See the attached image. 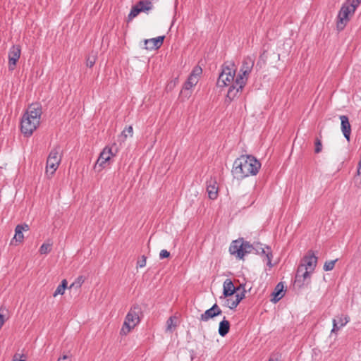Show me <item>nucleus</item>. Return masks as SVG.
<instances>
[{
	"instance_id": "nucleus-1",
	"label": "nucleus",
	"mask_w": 361,
	"mask_h": 361,
	"mask_svg": "<svg viewBox=\"0 0 361 361\" xmlns=\"http://www.w3.org/2000/svg\"><path fill=\"white\" fill-rule=\"evenodd\" d=\"M236 68L233 62H226L221 67L218 80L217 86L219 87H228L226 98L232 101L243 90L235 86Z\"/></svg>"
},
{
	"instance_id": "nucleus-2",
	"label": "nucleus",
	"mask_w": 361,
	"mask_h": 361,
	"mask_svg": "<svg viewBox=\"0 0 361 361\" xmlns=\"http://www.w3.org/2000/svg\"><path fill=\"white\" fill-rule=\"evenodd\" d=\"M260 168L261 163L255 157L242 155L234 161L232 173L237 179H243L255 176Z\"/></svg>"
},
{
	"instance_id": "nucleus-3",
	"label": "nucleus",
	"mask_w": 361,
	"mask_h": 361,
	"mask_svg": "<svg viewBox=\"0 0 361 361\" xmlns=\"http://www.w3.org/2000/svg\"><path fill=\"white\" fill-rule=\"evenodd\" d=\"M42 106L38 103L30 104L22 116L20 130L25 137L31 136L40 123Z\"/></svg>"
},
{
	"instance_id": "nucleus-4",
	"label": "nucleus",
	"mask_w": 361,
	"mask_h": 361,
	"mask_svg": "<svg viewBox=\"0 0 361 361\" xmlns=\"http://www.w3.org/2000/svg\"><path fill=\"white\" fill-rule=\"evenodd\" d=\"M254 64L255 58L253 56H248L243 58L242 65L235 78V86L238 87L237 88H244L252 71Z\"/></svg>"
},
{
	"instance_id": "nucleus-5",
	"label": "nucleus",
	"mask_w": 361,
	"mask_h": 361,
	"mask_svg": "<svg viewBox=\"0 0 361 361\" xmlns=\"http://www.w3.org/2000/svg\"><path fill=\"white\" fill-rule=\"evenodd\" d=\"M361 0H347L341 6L338 14L337 27L342 30L346 23L349 20V14H353L359 6Z\"/></svg>"
},
{
	"instance_id": "nucleus-6",
	"label": "nucleus",
	"mask_w": 361,
	"mask_h": 361,
	"mask_svg": "<svg viewBox=\"0 0 361 361\" xmlns=\"http://www.w3.org/2000/svg\"><path fill=\"white\" fill-rule=\"evenodd\" d=\"M141 308L139 305H133L126 316L125 321L121 329V335L128 334L140 322Z\"/></svg>"
},
{
	"instance_id": "nucleus-7",
	"label": "nucleus",
	"mask_w": 361,
	"mask_h": 361,
	"mask_svg": "<svg viewBox=\"0 0 361 361\" xmlns=\"http://www.w3.org/2000/svg\"><path fill=\"white\" fill-rule=\"evenodd\" d=\"M60 147H54L48 156L46 164V173L52 176L57 170L61 161V156L59 155Z\"/></svg>"
},
{
	"instance_id": "nucleus-8",
	"label": "nucleus",
	"mask_w": 361,
	"mask_h": 361,
	"mask_svg": "<svg viewBox=\"0 0 361 361\" xmlns=\"http://www.w3.org/2000/svg\"><path fill=\"white\" fill-rule=\"evenodd\" d=\"M312 273L313 271L305 269L304 266H299L295 274V284L300 288L307 285L310 281V276Z\"/></svg>"
},
{
	"instance_id": "nucleus-9",
	"label": "nucleus",
	"mask_w": 361,
	"mask_h": 361,
	"mask_svg": "<svg viewBox=\"0 0 361 361\" xmlns=\"http://www.w3.org/2000/svg\"><path fill=\"white\" fill-rule=\"evenodd\" d=\"M114 156V153L112 152L111 147H105L102 152L100 153L99 158L97 160V162L94 165V169H97L98 167L99 168L98 171H101L104 168L106 167V163L111 159V158Z\"/></svg>"
},
{
	"instance_id": "nucleus-10",
	"label": "nucleus",
	"mask_w": 361,
	"mask_h": 361,
	"mask_svg": "<svg viewBox=\"0 0 361 361\" xmlns=\"http://www.w3.org/2000/svg\"><path fill=\"white\" fill-rule=\"evenodd\" d=\"M21 49L20 46H12L8 51V69L10 71L14 70L16 63L20 59Z\"/></svg>"
},
{
	"instance_id": "nucleus-11",
	"label": "nucleus",
	"mask_w": 361,
	"mask_h": 361,
	"mask_svg": "<svg viewBox=\"0 0 361 361\" xmlns=\"http://www.w3.org/2000/svg\"><path fill=\"white\" fill-rule=\"evenodd\" d=\"M243 238H239L238 240H233L229 247V252H230L231 255H234L238 259H243Z\"/></svg>"
},
{
	"instance_id": "nucleus-12",
	"label": "nucleus",
	"mask_w": 361,
	"mask_h": 361,
	"mask_svg": "<svg viewBox=\"0 0 361 361\" xmlns=\"http://www.w3.org/2000/svg\"><path fill=\"white\" fill-rule=\"evenodd\" d=\"M317 257L314 253L309 252L302 259V263L300 266H304L305 269L314 271L317 266Z\"/></svg>"
},
{
	"instance_id": "nucleus-13",
	"label": "nucleus",
	"mask_w": 361,
	"mask_h": 361,
	"mask_svg": "<svg viewBox=\"0 0 361 361\" xmlns=\"http://www.w3.org/2000/svg\"><path fill=\"white\" fill-rule=\"evenodd\" d=\"M230 297L231 298L228 297L226 298H224V297H220V298L224 300V305L226 307H228L231 310H233L243 299V298L245 297V293L244 292H242L241 293H236L235 295H233V296Z\"/></svg>"
},
{
	"instance_id": "nucleus-14",
	"label": "nucleus",
	"mask_w": 361,
	"mask_h": 361,
	"mask_svg": "<svg viewBox=\"0 0 361 361\" xmlns=\"http://www.w3.org/2000/svg\"><path fill=\"white\" fill-rule=\"evenodd\" d=\"M350 322V317L348 315H338L332 321L333 328L331 333L338 331L341 328L345 326Z\"/></svg>"
},
{
	"instance_id": "nucleus-15",
	"label": "nucleus",
	"mask_w": 361,
	"mask_h": 361,
	"mask_svg": "<svg viewBox=\"0 0 361 361\" xmlns=\"http://www.w3.org/2000/svg\"><path fill=\"white\" fill-rule=\"evenodd\" d=\"M240 287L235 288L232 282V281L229 279H227L224 281L223 284V295L224 298H228L230 296H233L234 293L238 290Z\"/></svg>"
},
{
	"instance_id": "nucleus-16",
	"label": "nucleus",
	"mask_w": 361,
	"mask_h": 361,
	"mask_svg": "<svg viewBox=\"0 0 361 361\" xmlns=\"http://www.w3.org/2000/svg\"><path fill=\"white\" fill-rule=\"evenodd\" d=\"M164 36H159L155 38L148 39L145 40V45L146 49H157L163 44Z\"/></svg>"
},
{
	"instance_id": "nucleus-17",
	"label": "nucleus",
	"mask_w": 361,
	"mask_h": 361,
	"mask_svg": "<svg viewBox=\"0 0 361 361\" xmlns=\"http://www.w3.org/2000/svg\"><path fill=\"white\" fill-rule=\"evenodd\" d=\"M340 120L341 123V130L345 139L349 141L350 135L351 133V127L349 123V119L347 116H340Z\"/></svg>"
},
{
	"instance_id": "nucleus-18",
	"label": "nucleus",
	"mask_w": 361,
	"mask_h": 361,
	"mask_svg": "<svg viewBox=\"0 0 361 361\" xmlns=\"http://www.w3.org/2000/svg\"><path fill=\"white\" fill-rule=\"evenodd\" d=\"M29 230V226L27 224H18L15 228V235L13 240H16L17 242H22L24 238L23 231Z\"/></svg>"
},
{
	"instance_id": "nucleus-19",
	"label": "nucleus",
	"mask_w": 361,
	"mask_h": 361,
	"mask_svg": "<svg viewBox=\"0 0 361 361\" xmlns=\"http://www.w3.org/2000/svg\"><path fill=\"white\" fill-rule=\"evenodd\" d=\"M208 196L211 200H215L218 195V187L214 180H210L207 186Z\"/></svg>"
},
{
	"instance_id": "nucleus-20",
	"label": "nucleus",
	"mask_w": 361,
	"mask_h": 361,
	"mask_svg": "<svg viewBox=\"0 0 361 361\" xmlns=\"http://www.w3.org/2000/svg\"><path fill=\"white\" fill-rule=\"evenodd\" d=\"M283 292H284L283 284L281 282H280L276 286V287L274 288V291L272 293L273 298L271 299V301H273L274 302H279L283 296V295H284Z\"/></svg>"
},
{
	"instance_id": "nucleus-21",
	"label": "nucleus",
	"mask_w": 361,
	"mask_h": 361,
	"mask_svg": "<svg viewBox=\"0 0 361 361\" xmlns=\"http://www.w3.org/2000/svg\"><path fill=\"white\" fill-rule=\"evenodd\" d=\"M230 329V323L228 320L226 319L224 317L223 320L219 323V334L221 336H225L229 331Z\"/></svg>"
},
{
	"instance_id": "nucleus-22",
	"label": "nucleus",
	"mask_w": 361,
	"mask_h": 361,
	"mask_svg": "<svg viewBox=\"0 0 361 361\" xmlns=\"http://www.w3.org/2000/svg\"><path fill=\"white\" fill-rule=\"evenodd\" d=\"M214 309L216 307H211L207 310L203 314L200 316V319L204 322L208 321L209 319L214 318L216 317V313H214Z\"/></svg>"
},
{
	"instance_id": "nucleus-23",
	"label": "nucleus",
	"mask_w": 361,
	"mask_h": 361,
	"mask_svg": "<svg viewBox=\"0 0 361 361\" xmlns=\"http://www.w3.org/2000/svg\"><path fill=\"white\" fill-rule=\"evenodd\" d=\"M68 282L66 279L62 280L61 284H59L56 290L54 291L53 296L56 297L58 295H63L65 290L67 288Z\"/></svg>"
},
{
	"instance_id": "nucleus-24",
	"label": "nucleus",
	"mask_w": 361,
	"mask_h": 361,
	"mask_svg": "<svg viewBox=\"0 0 361 361\" xmlns=\"http://www.w3.org/2000/svg\"><path fill=\"white\" fill-rule=\"evenodd\" d=\"M138 6L140 12H147L152 8V4L151 1L142 0L138 2Z\"/></svg>"
},
{
	"instance_id": "nucleus-25",
	"label": "nucleus",
	"mask_w": 361,
	"mask_h": 361,
	"mask_svg": "<svg viewBox=\"0 0 361 361\" xmlns=\"http://www.w3.org/2000/svg\"><path fill=\"white\" fill-rule=\"evenodd\" d=\"M198 82V79H197L196 77H190L189 75L187 81L184 83V85H183V89L185 90H190L192 87H194L195 85H197V83Z\"/></svg>"
},
{
	"instance_id": "nucleus-26",
	"label": "nucleus",
	"mask_w": 361,
	"mask_h": 361,
	"mask_svg": "<svg viewBox=\"0 0 361 361\" xmlns=\"http://www.w3.org/2000/svg\"><path fill=\"white\" fill-rule=\"evenodd\" d=\"M140 13L138 3L132 7L131 11L130 13L128 16V20H133L134 18H135L139 13Z\"/></svg>"
},
{
	"instance_id": "nucleus-27",
	"label": "nucleus",
	"mask_w": 361,
	"mask_h": 361,
	"mask_svg": "<svg viewBox=\"0 0 361 361\" xmlns=\"http://www.w3.org/2000/svg\"><path fill=\"white\" fill-rule=\"evenodd\" d=\"M254 247L252 245H251L249 242L245 241L243 240V257L252 252L254 250Z\"/></svg>"
},
{
	"instance_id": "nucleus-28",
	"label": "nucleus",
	"mask_w": 361,
	"mask_h": 361,
	"mask_svg": "<svg viewBox=\"0 0 361 361\" xmlns=\"http://www.w3.org/2000/svg\"><path fill=\"white\" fill-rule=\"evenodd\" d=\"M52 244L51 243H43L39 247V252L42 255H46L51 252Z\"/></svg>"
},
{
	"instance_id": "nucleus-29",
	"label": "nucleus",
	"mask_w": 361,
	"mask_h": 361,
	"mask_svg": "<svg viewBox=\"0 0 361 361\" xmlns=\"http://www.w3.org/2000/svg\"><path fill=\"white\" fill-rule=\"evenodd\" d=\"M262 252L265 254L266 259H267V264L269 267H271V258H272V254L270 251V249L267 247V250H265L264 248H262Z\"/></svg>"
},
{
	"instance_id": "nucleus-30",
	"label": "nucleus",
	"mask_w": 361,
	"mask_h": 361,
	"mask_svg": "<svg viewBox=\"0 0 361 361\" xmlns=\"http://www.w3.org/2000/svg\"><path fill=\"white\" fill-rule=\"evenodd\" d=\"M337 259L334 260L326 261L324 264V270L326 271H331L337 262Z\"/></svg>"
},
{
	"instance_id": "nucleus-31",
	"label": "nucleus",
	"mask_w": 361,
	"mask_h": 361,
	"mask_svg": "<svg viewBox=\"0 0 361 361\" xmlns=\"http://www.w3.org/2000/svg\"><path fill=\"white\" fill-rule=\"evenodd\" d=\"M202 68L197 66H195V67L193 68V70L192 71V72H191V73H190V77H192V76H193V77H196V78H197V79H198V80H199V77L200 76V75L202 74Z\"/></svg>"
},
{
	"instance_id": "nucleus-32",
	"label": "nucleus",
	"mask_w": 361,
	"mask_h": 361,
	"mask_svg": "<svg viewBox=\"0 0 361 361\" xmlns=\"http://www.w3.org/2000/svg\"><path fill=\"white\" fill-rule=\"evenodd\" d=\"M133 135V130L131 126L125 128V129L122 131L121 135L126 138L128 135L132 137Z\"/></svg>"
},
{
	"instance_id": "nucleus-33",
	"label": "nucleus",
	"mask_w": 361,
	"mask_h": 361,
	"mask_svg": "<svg viewBox=\"0 0 361 361\" xmlns=\"http://www.w3.org/2000/svg\"><path fill=\"white\" fill-rule=\"evenodd\" d=\"M357 177H355V183L358 185L359 187H361V160L360 161L357 170Z\"/></svg>"
},
{
	"instance_id": "nucleus-34",
	"label": "nucleus",
	"mask_w": 361,
	"mask_h": 361,
	"mask_svg": "<svg viewBox=\"0 0 361 361\" xmlns=\"http://www.w3.org/2000/svg\"><path fill=\"white\" fill-rule=\"evenodd\" d=\"M175 326L176 324L174 323V318L173 317H170L166 322V330L171 331Z\"/></svg>"
},
{
	"instance_id": "nucleus-35",
	"label": "nucleus",
	"mask_w": 361,
	"mask_h": 361,
	"mask_svg": "<svg viewBox=\"0 0 361 361\" xmlns=\"http://www.w3.org/2000/svg\"><path fill=\"white\" fill-rule=\"evenodd\" d=\"M146 266V257L142 256L141 259L138 260L137 262V267L142 268Z\"/></svg>"
},
{
	"instance_id": "nucleus-36",
	"label": "nucleus",
	"mask_w": 361,
	"mask_h": 361,
	"mask_svg": "<svg viewBox=\"0 0 361 361\" xmlns=\"http://www.w3.org/2000/svg\"><path fill=\"white\" fill-rule=\"evenodd\" d=\"M322 149V142L319 140H317L315 142V149L314 151L316 153H319Z\"/></svg>"
},
{
	"instance_id": "nucleus-37",
	"label": "nucleus",
	"mask_w": 361,
	"mask_h": 361,
	"mask_svg": "<svg viewBox=\"0 0 361 361\" xmlns=\"http://www.w3.org/2000/svg\"><path fill=\"white\" fill-rule=\"evenodd\" d=\"M170 255V252L167 251L166 250H161L159 253V258L164 259L169 257Z\"/></svg>"
},
{
	"instance_id": "nucleus-38",
	"label": "nucleus",
	"mask_w": 361,
	"mask_h": 361,
	"mask_svg": "<svg viewBox=\"0 0 361 361\" xmlns=\"http://www.w3.org/2000/svg\"><path fill=\"white\" fill-rule=\"evenodd\" d=\"M23 355L16 354L13 357L12 361H25V359H22Z\"/></svg>"
},
{
	"instance_id": "nucleus-39",
	"label": "nucleus",
	"mask_w": 361,
	"mask_h": 361,
	"mask_svg": "<svg viewBox=\"0 0 361 361\" xmlns=\"http://www.w3.org/2000/svg\"><path fill=\"white\" fill-rule=\"evenodd\" d=\"M212 307H216V309H214V313H216V316L220 315L222 312L219 307L217 305V304H214Z\"/></svg>"
},
{
	"instance_id": "nucleus-40",
	"label": "nucleus",
	"mask_w": 361,
	"mask_h": 361,
	"mask_svg": "<svg viewBox=\"0 0 361 361\" xmlns=\"http://www.w3.org/2000/svg\"><path fill=\"white\" fill-rule=\"evenodd\" d=\"M94 63H95L94 60H91V59H88L87 60V66L92 68L94 65Z\"/></svg>"
},
{
	"instance_id": "nucleus-41",
	"label": "nucleus",
	"mask_w": 361,
	"mask_h": 361,
	"mask_svg": "<svg viewBox=\"0 0 361 361\" xmlns=\"http://www.w3.org/2000/svg\"><path fill=\"white\" fill-rule=\"evenodd\" d=\"M58 360L61 361H71V359L67 355H63V357L59 358Z\"/></svg>"
},
{
	"instance_id": "nucleus-42",
	"label": "nucleus",
	"mask_w": 361,
	"mask_h": 361,
	"mask_svg": "<svg viewBox=\"0 0 361 361\" xmlns=\"http://www.w3.org/2000/svg\"><path fill=\"white\" fill-rule=\"evenodd\" d=\"M74 286V283H72V284L71 285V286H70V288H71L72 286Z\"/></svg>"
},
{
	"instance_id": "nucleus-43",
	"label": "nucleus",
	"mask_w": 361,
	"mask_h": 361,
	"mask_svg": "<svg viewBox=\"0 0 361 361\" xmlns=\"http://www.w3.org/2000/svg\"><path fill=\"white\" fill-rule=\"evenodd\" d=\"M269 361H274V360L270 359Z\"/></svg>"
},
{
	"instance_id": "nucleus-44",
	"label": "nucleus",
	"mask_w": 361,
	"mask_h": 361,
	"mask_svg": "<svg viewBox=\"0 0 361 361\" xmlns=\"http://www.w3.org/2000/svg\"><path fill=\"white\" fill-rule=\"evenodd\" d=\"M57 361H61V360H57Z\"/></svg>"
}]
</instances>
